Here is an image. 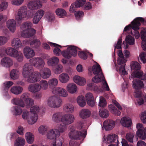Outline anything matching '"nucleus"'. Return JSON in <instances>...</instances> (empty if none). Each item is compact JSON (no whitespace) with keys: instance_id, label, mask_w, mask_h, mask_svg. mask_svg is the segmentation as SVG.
<instances>
[{"instance_id":"ea45409f","label":"nucleus","mask_w":146,"mask_h":146,"mask_svg":"<svg viewBox=\"0 0 146 146\" xmlns=\"http://www.w3.org/2000/svg\"><path fill=\"white\" fill-rule=\"evenodd\" d=\"M25 138L27 142L29 144H32L34 142L35 139L34 135L31 133L28 132L25 135Z\"/></svg>"},{"instance_id":"0eeeda50","label":"nucleus","mask_w":146,"mask_h":146,"mask_svg":"<svg viewBox=\"0 0 146 146\" xmlns=\"http://www.w3.org/2000/svg\"><path fill=\"white\" fill-rule=\"evenodd\" d=\"M78 48L75 46L70 45L68 46L66 50H64L61 52V54L64 58L69 59L72 56H75L77 54Z\"/></svg>"},{"instance_id":"4c0bfd02","label":"nucleus","mask_w":146,"mask_h":146,"mask_svg":"<svg viewBox=\"0 0 146 146\" xmlns=\"http://www.w3.org/2000/svg\"><path fill=\"white\" fill-rule=\"evenodd\" d=\"M56 15L61 18H63L66 17L67 13L66 11L64 9L61 8H58L55 10Z\"/></svg>"},{"instance_id":"5fc2aeb1","label":"nucleus","mask_w":146,"mask_h":146,"mask_svg":"<svg viewBox=\"0 0 146 146\" xmlns=\"http://www.w3.org/2000/svg\"><path fill=\"white\" fill-rule=\"evenodd\" d=\"M25 142V140L24 138L19 137L15 140L14 146H24Z\"/></svg>"},{"instance_id":"20e7f679","label":"nucleus","mask_w":146,"mask_h":146,"mask_svg":"<svg viewBox=\"0 0 146 146\" xmlns=\"http://www.w3.org/2000/svg\"><path fill=\"white\" fill-rule=\"evenodd\" d=\"M27 7L23 6L18 10L17 15L15 16V20L18 22H21L25 18H31L32 17L28 14Z\"/></svg>"},{"instance_id":"7ed1b4c3","label":"nucleus","mask_w":146,"mask_h":146,"mask_svg":"<svg viewBox=\"0 0 146 146\" xmlns=\"http://www.w3.org/2000/svg\"><path fill=\"white\" fill-rule=\"evenodd\" d=\"M93 66L92 68H89L88 70L89 72L92 71L95 76L92 78V81L95 83H98L100 81V78L104 77L102 70L99 64L97 62Z\"/></svg>"},{"instance_id":"4d7b16f0","label":"nucleus","mask_w":146,"mask_h":146,"mask_svg":"<svg viewBox=\"0 0 146 146\" xmlns=\"http://www.w3.org/2000/svg\"><path fill=\"white\" fill-rule=\"evenodd\" d=\"M100 116L103 118H106L109 115V112L106 109H100L99 110Z\"/></svg>"},{"instance_id":"de8ad7c7","label":"nucleus","mask_w":146,"mask_h":146,"mask_svg":"<svg viewBox=\"0 0 146 146\" xmlns=\"http://www.w3.org/2000/svg\"><path fill=\"white\" fill-rule=\"evenodd\" d=\"M13 82L10 81L5 82L3 83V86L4 88L3 92L4 94H3L4 96H7L8 94L7 92L8 89L11 86L13 85Z\"/></svg>"},{"instance_id":"473e14b6","label":"nucleus","mask_w":146,"mask_h":146,"mask_svg":"<svg viewBox=\"0 0 146 146\" xmlns=\"http://www.w3.org/2000/svg\"><path fill=\"white\" fill-rule=\"evenodd\" d=\"M117 136L116 135L113 134L108 135L106 137L104 136L103 138V140L105 143H110L115 142V141H118Z\"/></svg>"},{"instance_id":"f8f14e48","label":"nucleus","mask_w":146,"mask_h":146,"mask_svg":"<svg viewBox=\"0 0 146 146\" xmlns=\"http://www.w3.org/2000/svg\"><path fill=\"white\" fill-rule=\"evenodd\" d=\"M75 117L73 115L70 114H66L61 117V122L64 124L68 125L73 123L74 121Z\"/></svg>"},{"instance_id":"bb28decb","label":"nucleus","mask_w":146,"mask_h":146,"mask_svg":"<svg viewBox=\"0 0 146 146\" xmlns=\"http://www.w3.org/2000/svg\"><path fill=\"white\" fill-rule=\"evenodd\" d=\"M120 123L123 126L128 127L132 125V120L128 116H124L121 119Z\"/></svg>"},{"instance_id":"2eb2a0df","label":"nucleus","mask_w":146,"mask_h":146,"mask_svg":"<svg viewBox=\"0 0 146 146\" xmlns=\"http://www.w3.org/2000/svg\"><path fill=\"white\" fill-rule=\"evenodd\" d=\"M17 50L14 48L8 47L7 48H2L0 49V56H2L4 54L5 52L8 55L13 57L15 56V54L17 53Z\"/></svg>"},{"instance_id":"69168bd1","label":"nucleus","mask_w":146,"mask_h":146,"mask_svg":"<svg viewBox=\"0 0 146 146\" xmlns=\"http://www.w3.org/2000/svg\"><path fill=\"white\" fill-rule=\"evenodd\" d=\"M125 64H124L120 66L117 70V71L121 75H125L128 74L125 68Z\"/></svg>"},{"instance_id":"09e8293b","label":"nucleus","mask_w":146,"mask_h":146,"mask_svg":"<svg viewBox=\"0 0 146 146\" xmlns=\"http://www.w3.org/2000/svg\"><path fill=\"white\" fill-rule=\"evenodd\" d=\"M23 91L22 87L19 86H14L11 87L10 89L11 92L15 95L20 94Z\"/></svg>"},{"instance_id":"6e6d98bb","label":"nucleus","mask_w":146,"mask_h":146,"mask_svg":"<svg viewBox=\"0 0 146 146\" xmlns=\"http://www.w3.org/2000/svg\"><path fill=\"white\" fill-rule=\"evenodd\" d=\"M76 100L78 104L80 106L84 107L86 105V102L83 96H78Z\"/></svg>"},{"instance_id":"680f3d73","label":"nucleus","mask_w":146,"mask_h":146,"mask_svg":"<svg viewBox=\"0 0 146 146\" xmlns=\"http://www.w3.org/2000/svg\"><path fill=\"white\" fill-rule=\"evenodd\" d=\"M15 56L13 57L16 58L17 61L19 62H22L23 58V56L22 52L20 51H17V53L15 54Z\"/></svg>"},{"instance_id":"a878e982","label":"nucleus","mask_w":146,"mask_h":146,"mask_svg":"<svg viewBox=\"0 0 146 146\" xmlns=\"http://www.w3.org/2000/svg\"><path fill=\"white\" fill-rule=\"evenodd\" d=\"M6 26L11 32L14 33L16 30L17 27L16 21L13 19L9 20L7 22Z\"/></svg>"},{"instance_id":"f704fd0d","label":"nucleus","mask_w":146,"mask_h":146,"mask_svg":"<svg viewBox=\"0 0 146 146\" xmlns=\"http://www.w3.org/2000/svg\"><path fill=\"white\" fill-rule=\"evenodd\" d=\"M140 21L141 22H143L144 21V19L143 18L138 17L135 19L131 24L127 26L124 29V32H128L132 29V25L134 24H137L138 21Z\"/></svg>"},{"instance_id":"6e6552de","label":"nucleus","mask_w":146,"mask_h":146,"mask_svg":"<svg viewBox=\"0 0 146 146\" xmlns=\"http://www.w3.org/2000/svg\"><path fill=\"white\" fill-rule=\"evenodd\" d=\"M31 111L26 110H24L22 112V116L24 120H26L30 124L35 123L37 121V117L36 115L32 114Z\"/></svg>"},{"instance_id":"1a4fd4ad","label":"nucleus","mask_w":146,"mask_h":146,"mask_svg":"<svg viewBox=\"0 0 146 146\" xmlns=\"http://www.w3.org/2000/svg\"><path fill=\"white\" fill-rule=\"evenodd\" d=\"M137 129L136 134L137 137L141 139L145 140L146 139V127H144L143 125L139 123L136 124Z\"/></svg>"},{"instance_id":"0e129e2a","label":"nucleus","mask_w":146,"mask_h":146,"mask_svg":"<svg viewBox=\"0 0 146 146\" xmlns=\"http://www.w3.org/2000/svg\"><path fill=\"white\" fill-rule=\"evenodd\" d=\"M41 87V89L46 90L48 89V84L46 80H42L40 81L39 83Z\"/></svg>"},{"instance_id":"e2e57ef3","label":"nucleus","mask_w":146,"mask_h":146,"mask_svg":"<svg viewBox=\"0 0 146 146\" xmlns=\"http://www.w3.org/2000/svg\"><path fill=\"white\" fill-rule=\"evenodd\" d=\"M48 127L45 125H42L40 126L38 128V131L39 133L44 135L48 129Z\"/></svg>"},{"instance_id":"b1692460","label":"nucleus","mask_w":146,"mask_h":146,"mask_svg":"<svg viewBox=\"0 0 146 146\" xmlns=\"http://www.w3.org/2000/svg\"><path fill=\"white\" fill-rule=\"evenodd\" d=\"M125 42H123V48L125 49L128 48V44L131 45H133L135 42V39L134 38L131 36L128 35L127 36L125 39Z\"/></svg>"},{"instance_id":"ddd939ff","label":"nucleus","mask_w":146,"mask_h":146,"mask_svg":"<svg viewBox=\"0 0 146 146\" xmlns=\"http://www.w3.org/2000/svg\"><path fill=\"white\" fill-rule=\"evenodd\" d=\"M41 2L39 0H35L29 1L27 5L29 9L35 10L41 8L42 7Z\"/></svg>"},{"instance_id":"338daca9","label":"nucleus","mask_w":146,"mask_h":146,"mask_svg":"<svg viewBox=\"0 0 146 146\" xmlns=\"http://www.w3.org/2000/svg\"><path fill=\"white\" fill-rule=\"evenodd\" d=\"M139 60H140L143 64L146 63V52H141L138 57Z\"/></svg>"},{"instance_id":"13d9d810","label":"nucleus","mask_w":146,"mask_h":146,"mask_svg":"<svg viewBox=\"0 0 146 146\" xmlns=\"http://www.w3.org/2000/svg\"><path fill=\"white\" fill-rule=\"evenodd\" d=\"M66 125H67L61 123L58 125V129H57V131H58L59 136L60 135V133H64L67 130Z\"/></svg>"},{"instance_id":"bf43d9fd","label":"nucleus","mask_w":146,"mask_h":146,"mask_svg":"<svg viewBox=\"0 0 146 146\" xmlns=\"http://www.w3.org/2000/svg\"><path fill=\"white\" fill-rule=\"evenodd\" d=\"M99 98L98 106L101 108L105 107L107 105V102L105 98L102 96H100Z\"/></svg>"},{"instance_id":"c9c22d12","label":"nucleus","mask_w":146,"mask_h":146,"mask_svg":"<svg viewBox=\"0 0 146 146\" xmlns=\"http://www.w3.org/2000/svg\"><path fill=\"white\" fill-rule=\"evenodd\" d=\"M58 78L60 82L62 84H65L68 82L70 78L68 74L64 72L59 76Z\"/></svg>"},{"instance_id":"9b49d317","label":"nucleus","mask_w":146,"mask_h":146,"mask_svg":"<svg viewBox=\"0 0 146 146\" xmlns=\"http://www.w3.org/2000/svg\"><path fill=\"white\" fill-rule=\"evenodd\" d=\"M39 74L38 71H33L28 76L25 78H27V81L29 83H36L39 81L40 79Z\"/></svg>"},{"instance_id":"37998d69","label":"nucleus","mask_w":146,"mask_h":146,"mask_svg":"<svg viewBox=\"0 0 146 146\" xmlns=\"http://www.w3.org/2000/svg\"><path fill=\"white\" fill-rule=\"evenodd\" d=\"M48 43L51 46H54L55 47L53 50L54 54L56 56H59L61 54V52L62 51L60 49L57 47L58 46H60V45H59L55 43L50 42H48Z\"/></svg>"},{"instance_id":"393cba45","label":"nucleus","mask_w":146,"mask_h":146,"mask_svg":"<svg viewBox=\"0 0 146 146\" xmlns=\"http://www.w3.org/2000/svg\"><path fill=\"white\" fill-rule=\"evenodd\" d=\"M135 78H140L143 80H146V74H143V71L141 70L134 71L131 74L129 78L131 79Z\"/></svg>"},{"instance_id":"a211bd4d","label":"nucleus","mask_w":146,"mask_h":146,"mask_svg":"<svg viewBox=\"0 0 146 146\" xmlns=\"http://www.w3.org/2000/svg\"><path fill=\"white\" fill-rule=\"evenodd\" d=\"M23 53L25 57L27 59H30L35 55L34 50L29 46H26L23 49Z\"/></svg>"},{"instance_id":"7c9ffc66","label":"nucleus","mask_w":146,"mask_h":146,"mask_svg":"<svg viewBox=\"0 0 146 146\" xmlns=\"http://www.w3.org/2000/svg\"><path fill=\"white\" fill-rule=\"evenodd\" d=\"M11 46L16 50L22 48V44L20 39L17 38H14L11 40Z\"/></svg>"},{"instance_id":"49530a36","label":"nucleus","mask_w":146,"mask_h":146,"mask_svg":"<svg viewBox=\"0 0 146 146\" xmlns=\"http://www.w3.org/2000/svg\"><path fill=\"white\" fill-rule=\"evenodd\" d=\"M108 109L111 113L115 115L119 116L121 114L120 111L112 104L108 106Z\"/></svg>"},{"instance_id":"dca6fc26","label":"nucleus","mask_w":146,"mask_h":146,"mask_svg":"<svg viewBox=\"0 0 146 146\" xmlns=\"http://www.w3.org/2000/svg\"><path fill=\"white\" fill-rule=\"evenodd\" d=\"M44 13V10L42 9H39L35 11L33 19V23L37 24L43 17Z\"/></svg>"},{"instance_id":"f3484780","label":"nucleus","mask_w":146,"mask_h":146,"mask_svg":"<svg viewBox=\"0 0 146 146\" xmlns=\"http://www.w3.org/2000/svg\"><path fill=\"white\" fill-rule=\"evenodd\" d=\"M31 64L29 63H26L23 66L22 74L25 78L28 76L33 71Z\"/></svg>"},{"instance_id":"774afa93","label":"nucleus","mask_w":146,"mask_h":146,"mask_svg":"<svg viewBox=\"0 0 146 146\" xmlns=\"http://www.w3.org/2000/svg\"><path fill=\"white\" fill-rule=\"evenodd\" d=\"M46 20L49 22H52L55 19L54 15V14L50 13H47L45 16Z\"/></svg>"},{"instance_id":"8fccbe9b","label":"nucleus","mask_w":146,"mask_h":146,"mask_svg":"<svg viewBox=\"0 0 146 146\" xmlns=\"http://www.w3.org/2000/svg\"><path fill=\"white\" fill-rule=\"evenodd\" d=\"M52 70L55 74H59L63 71V67L61 64H58L55 67L53 68Z\"/></svg>"},{"instance_id":"e433bc0d","label":"nucleus","mask_w":146,"mask_h":146,"mask_svg":"<svg viewBox=\"0 0 146 146\" xmlns=\"http://www.w3.org/2000/svg\"><path fill=\"white\" fill-rule=\"evenodd\" d=\"M28 89L30 92L33 93H36L40 91L41 87L39 83H35L30 85Z\"/></svg>"},{"instance_id":"c03bdc74","label":"nucleus","mask_w":146,"mask_h":146,"mask_svg":"<svg viewBox=\"0 0 146 146\" xmlns=\"http://www.w3.org/2000/svg\"><path fill=\"white\" fill-rule=\"evenodd\" d=\"M59 61L58 58L56 56H53L48 60L47 64L49 66H53L55 64H58Z\"/></svg>"},{"instance_id":"a19ab883","label":"nucleus","mask_w":146,"mask_h":146,"mask_svg":"<svg viewBox=\"0 0 146 146\" xmlns=\"http://www.w3.org/2000/svg\"><path fill=\"white\" fill-rule=\"evenodd\" d=\"M20 72L19 70L13 69L10 71V75L11 78L13 80L18 79L19 76Z\"/></svg>"},{"instance_id":"5701e85b","label":"nucleus","mask_w":146,"mask_h":146,"mask_svg":"<svg viewBox=\"0 0 146 146\" xmlns=\"http://www.w3.org/2000/svg\"><path fill=\"white\" fill-rule=\"evenodd\" d=\"M39 73L40 77L44 79H46L49 78L51 74L50 70L47 68L41 69L40 70Z\"/></svg>"},{"instance_id":"864d4df0","label":"nucleus","mask_w":146,"mask_h":146,"mask_svg":"<svg viewBox=\"0 0 146 146\" xmlns=\"http://www.w3.org/2000/svg\"><path fill=\"white\" fill-rule=\"evenodd\" d=\"M11 110L13 114L16 115H20L23 111L21 108L17 106L12 107Z\"/></svg>"},{"instance_id":"79ce46f5","label":"nucleus","mask_w":146,"mask_h":146,"mask_svg":"<svg viewBox=\"0 0 146 146\" xmlns=\"http://www.w3.org/2000/svg\"><path fill=\"white\" fill-rule=\"evenodd\" d=\"M90 111L86 109L81 110L79 112L80 117L82 118L85 119L89 117L91 115Z\"/></svg>"},{"instance_id":"2f4dec72","label":"nucleus","mask_w":146,"mask_h":146,"mask_svg":"<svg viewBox=\"0 0 146 146\" xmlns=\"http://www.w3.org/2000/svg\"><path fill=\"white\" fill-rule=\"evenodd\" d=\"M66 88L68 92L72 94L76 93L78 90V87L77 86L73 83L68 84L66 85Z\"/></svg>"},{"instance_id":"412c9836","label":"nucleus","mask_w":146,"mask_h":146,"mask_svg":"<svg viewBox=\"0 0 146 146\" xmlns=\"http://www.w3.org/2000/svg\"><path fill=\"white\" fill-rule=\"evenodd\" d=\"M100 78V82H101L102 83V88L100 90H98V87L96 86H94L95 88L94 89V91L96 92H103L104 90L109 91L110 90L109 86L106 82L105 80L104 77H102Z\"/></svg>"},{"instance_id":"052dcab7","label":"nucleus","mask_w":146,"mask_h":146,"mask_svg":"<svg viewBox=\"0 0 146 146\" xmlns=\"http://www.w3.org/2000/svg\"><path fill=\"white\" fill-rule=\"evenodd\" d=\"M58 80L55 78H53L50 79L48 81L49 86L51 87L56 86L58 84Z\"/></svg>"},{"instance_id":"a18cd8bd","label":"nucleus","mask_w":146,"mask_h":146,"mask_svg":"<svg viewBox=\"0 0 146 146\" xmlns=\"http://www.w3.org/2000/svg\"><path fill=\"white\" fill-rule=\"evenodd\" d=\"M108 109L111 113L115 115L119 116L121 114L120 111L112 104L108 106Z\"/></svg>"},{"instance_id":"4468645a","label":"nucleus","mask_w":146,"mask_h":146,"mask_svg":"<svg viewBox=\"0 0 146 146\" xmlns=\"http://www.w3.org/2000/svg\"><path fill=\"white\" fill-rule=\"evenodd\" d=\"M52 92L53 94L60 97H66L68 95L66 90L62 87H54L52 89Z\"/></svg>"},{"instance_id":"6ab92c4d","label":"nucleus","mask_w":146,"mask_h":146,"mask_svg":"<svg viewBox=\"0 0 146 146\" xmlns=\"http://www.w3.org/2000/svg\"><path fill=\"white\" fill-rule=\"evenodd\" d=\"M142 22L140 21H138L137 24H134L132 25V29L133 31H131V34L134 36L136 39L139 38L140 36L138 30L139 29L141 23Z\"/></svg>"},{"instance_id":"423d86ee","label":"nucleus","mask_w":146,"mask_h":146,"mask_svg":"<svg viewBox=\"0 0 146 146\" xmlns=\"http://www.w3.org/2000/svg\"><path fill=\"white\" fill-rule=\"evenodd\" d=\"M62 100L56 96H52L49 97L47 100V104L50 107L57 108L60 107L62 104Z\"/></svg>"},{"instance_id":"39448f33","label":"nucleus","mask_w":146,"mask_h":146,"mask_svg":"<svg viewBox=\"0 0 146 146\" xmlns=\"http://www.w3.org/2000/svg\"><path fill=\"white\" fill-rule=\"evenodd\" d=\"M87 132L86 129L83 133L78 131L74 127H72L70 129L68 133L69 137L72 139H80L85 137Z\"/></svg>"},{"instance_id":"58836bf2","label":"nucleus","mask_w":146,"mask_h":146,"mask_svg":"<svg viewBox=\"0 0 146 146\" xmlns=\"http://www.w3.org/2000/svg\"><path fill=\"white\" fill-rule=\"evenodd\" d=\"M63 110L65 112L72 113L74 111V108L72 104L66 103L63 106Z\"/></svg>"},{"instance_id":"603ef678","label":"nucleus","mask_w":146,"mask_h":146,"mask_svg":"<svg viewBox=\"0 0 146 146\" xmlns=\"http://www.w3.org/2000/svg\"><path fill=\"white\" fill-rule=\"evenodd\" d=\"M61 113L60 112L55 113L52 116V120L56 123H60L61 122Z\"/></svg>"},{"instance_id":"f257e3e1","label":"nucleus","mask_w":146,"mask_h":146,"mask_svg":"<svg viewBox=\"0 0 146 146\" xmlns=\"http://www.w3.org/2000/svg\"><path fill=\"white\" fill-rule=\"evenodd\" d=\"M29 94L24 93L21 96L20 99L14 98L11 101V102L14 104L19 106L22 108L25 107L27 108H30V111L33 115H36L38 119L37 113L40 110V108L38 106H32L33 105L34 100L31 98H28Z\"/></svg>"},{"instance_id":"72a5a7b5","label":"nucleus","mask_w":146,"mask_h":146,"mask_svg":"<svg viewBox=\"0 0 146 146\" xmlns=\"http://www.w3.org/2000/svg\"><path fill=\"white\" fill-rule=\"evenodd\" d=\"M132 84L133 88L136 90L142 88L144 86L143 82L140 80L137 79L133 80Z\"/></svg>"},{"instance_id":"3c124183","label":"nucleus","mask_w":146,"mask_h":146,"mask_svg":"<svg viewBox=\"0 0 146 146\" xmlns=\"http://www.w3.org/2000/svg\"><path fill=\"white\" fill-rule=\"evenodd\" d=\"M131 69L134 71L139 70L141 69V66L136 61H132L130 64Z\"/></svg>"},{"instance_id":"c756f323","label":"nucleus","mask_w":146,"mask_h":146,"mask_svg":"<svg viewBox=\"0 0 146 146\" xmlns=\"http://www.w3.org/2000/svg\"><path fill=\"white\" fill-rule=\"evenodd\" d=\"M85 97L88 104L90 106H93L95 105V100L93 94L90 92L86 94Z\"/></svg>"},{"instance_id":"f03ea898","label":"nucleus","mask_w":146,"mask_h":146,"mask_svg":"<svg viewBox=\"0 0 146 146\" xmlns=\"http://www.w3.org/2000/svg\"><path fill=\"white\" fill-rule=\"evenodd\" d=\"M32 25V23L29 21L25 22L22 24L20 29L21 36L22 37L25 38H29L35 34V30L31 28Z\"/></svg>"},{"instance_id":"c85d7f7f","label":"nucleus","mask_w":146,"mask_h":146,"mask_svg":"<svg viewBox=\"0 0 146 146\" xmlns=\"http://www.w3.org/2000/svg\"><path fill=\"white\" fill-rule=\"evenodd\" d=\"M59 136L57 129H51L46 134V137L48 139H53Z\"/></svg>"},{"instance_id":"4be33fe9","label":"nucleus","mask_w":146,"mask_h":146,"mask_svg":"<svg viewBox=\"0 0 146 146\" xmlns=\"http://www.w3.org/2000/svg\"><path fill=\"white\" fill-rule=\"evenodd\" d=\"M73 80L76 84L81 86H85L86 83V80L85 78L78 75L74 76Z\"/></svg>"},{"instance_id":"cd10ccee","label":"nucleus","mask_w":146,"mask_h":146,"mask_svg":"<svg viewBox=\"0 0 146 146\" xmlns=\"http://www.w3.org/2000/svg\"><path fill=\"white\" fill-rule=\"evenodd\" d=\"M1 64L4 67L10 68L13 65V60L9 57H5L1 60Z\"/></svg>"},{"instance_id":"aec40b11","label":"nucleus","mask_w":146,"mask_h":146,"mask_svg":"<svg viewBox=\"0 0 146 146\" xmlns=\"http://www.w3.org/2000/svg\"><path fill=\"white\" fill-rule=\"evenodd\" d=\"M115 126V123L114 121L112 120L107 119L103 122L102 129L109 131L112 129Z\"/></svg>"},{"instance_id":"9d476101","label":"nucleus","mask_w":146,"mask_h":146,"mask_svg":"<svg viewBox=\"0 0 146 146\" xmlns=\"http://www.w3.org/2000/svg\"><path fill=\"white\" fill-rule=\"evenodd\" d=\"M30 63L35 68H40L44 66L45 63L44 60L41 57H34L30 60Z\"/></svg>"}]
</instances>
